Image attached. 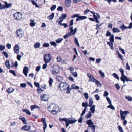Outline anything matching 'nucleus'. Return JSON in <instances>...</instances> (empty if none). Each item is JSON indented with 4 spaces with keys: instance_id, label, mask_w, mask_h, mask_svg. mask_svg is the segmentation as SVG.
<instances>
[{
    "instance_id": "58",
    "label": "nucleus",
    "mask_w": 132,
    "mask_h": 132,
    "mask_svg": "<svg viewBox=\"0 0 132 132\" xmlns=\"http://www.w3.org/2000/svg\"><path fill=\"white\" fill-rule=\"evenodd\" d=\"M50 46V44L48 43H44L43 45V46L45 47H48Z\"/></svg>"
},
{
    "instance_id": "19",
    "label": "nucleus",
    "mask_w": 132,
    "mask_h": 132,
    "mask_svg": "<svg viewBox=\"0 0 132 132\" xmlns=\"http://www.w3.org/2000/svg\"><path fill=\"white\" fill-rule=\"evenodd\" d=\"M66 17L67 15L66 14H62L61 16L59 17L60 21L62 22L63 21V19L65 18Z\"/></svg>"
},
{
    "instance_id": "20",
    "label": "nucleus",
    "mask_w": 132,
    "mask_h": 132,
    "mask_svg": "<svg viewBox=\"0 0 132 132\" xmlns=\"http://www.w3.org/2000/svg\"><path fill=\"white\" fill-rule=\"evenodd\" d=\"M30 108L31 110L32 111L34 109L38 108L39 109H40V107L36 105H31L30 106Z\"/></svg>"
},
{
    "instance_id": "34",
    "label": "nucleus",
    "mask_w": 132,
    "mask_h": 132,
    "mask_svg": "<svg viewBox=\"0 0 132 132\" xmlns=\"http://www.w3.org/2000/svg\"><path fill=\"white\" fill-rule=\"evenodd\" d=\"M109 40L110 42L113 43L114 42V36L112 34L111 36H110Z\"/></svg>"
},
{
    "instance_id": "61",
    "label": "nucleus",
    "mask_w": 132,
    "mask_h": 132,
    "mask_svg": "<svg viewBox=\"0 0 132 132\" xmlns=\"http://www.w3.org/2000/svg\"><path fill=\"white\" fill-rule=\"evenodd\" d=\"M106 98L108 102H109V104H111L112 103L111 100H110V98L108 97H106Z\"/></svg>"
},
{
    "instance_id": "52",
    "label": "nucleus",
    "mask_w": 132,
    "mask_h": 132,
    "mask_svg": "<svg viewBox=\"0 0 132 132\" xmlns=\"http://www.w3.org/2000/svg\"><path fill=\"white\" fill-rule=\"evenodd\" d=\"M5 49V46L1 44L0 45V50L1 51H3Z\"/></svg>"
},
{
    "instance_id": "21",
    "label": "nucleus",
    "mask_w": 132,
    "mask_h": 132,
    "mask_svg": "<svg viewBox=\"0 0 132 132\" xmlns=\"http://www.w3.org/2000/svg\"><path fill=\"white\" fill-rule=\"evenodd\" d=\"M92 116L91 112V111H89L86 114L85 116V118H90Z\"/></svg>"
},
{
    "instance_id": "42",
    "label": "nucleus",
    "mask_w": 132,
    "mask_h": 132,
    "mask_svg": "<svg viewBox=\"0 0 132 132\" xmlns=\"http://www.w3.org/2000/svg\"><path fill=\"white\" fill-rule=\"evenodd\" d=\"M118 128L120 132H124L122 128L120 126H118Z\"/></svg>"
},
{
    "instance_id": "54",
    "label": "nucleus",
    "mask_w": 132,
    "mask_h": 132,
    "mask_svg": "<svg viewBox=\"0 0 132 132\" xmlns=\"http://www.w3.org/2000/svg\"><path fill=\"white\" fill-rule=\"evenodd\" d=\"M126 69L128 70H130V67L128 62H127L126 64Z\"/></svg>"
},
{
    "instance_id": "14",
    "label": "nucleus",
    "mask_w": 132,
    "mask_h": 132,
    "mask_svg": "<svg viewBox=\"0 0 132 132\" xmlns=\"http://www.w3.org/2000/svg\"><path fill=\"white\" fill-rule=\"evenodd\" d=\"M20 50V48L18 44H16L14 47V51L16 54H18Z\"/></svg>"
},
{
    "instance_id": "3",
    "label": "nucleus",
    "mask_w": 132,
    "mask_h": 132,
    "mask_svg": "<svg viewBox=\"0 0 132 132\" xmlns=\"http://www.w3.org/2000/svg\"><path fill=\"white\" fill-rule=\"evenodd\" d=\"M76 17V21H78L80 20H82L87 18V17L84 16H80L79 14H77L71 16V18H74Z\"/></svg>"
},
{
    "instance_id": "9",
    "label": "nucleus",
    "mask_w": 132,
    "mask_h": 132,
    "mask_svg": "<svg viewBox=\"0 0 132 132\" xmlns=\"http://www.w3.org/2000/svg\"><path fill=\"white\" fill-rule=\"evenodd\" d=\"M40 98L41 100L44 101H48L49 99L48 96L47 94H43L41 95Z\"/></svg>"
},
{
    "instance_id": "4",
    "label": "nucleus",
    "mask_w": 132,
    "mask_h": 132,
    "mask_svg": "<svg viewBox=\"0 0 132 132\" xmlns=\"http://www.w3.org/2000/svg\"><path fill=\"white\" fill-rule=\"evenodd\" d=\"M77 121L76 120L73 118H70L68 119H67V122H65L66 127H67L69 126V124L75 123Z\"/></svg>"
},
{
    "instance_id": "31",
    "label": "nucleus",
    "mask_w": 132,
    "mask_h": 132,
    "mask_svg": "<svg viewBox=\"0 0 132 132\" xmlns=\"http://www.w3.org/2000/svg\"><path fill=\"white\" fill-rule=\"evenodd\" d=\"M9 61L8 60H6L5 63V64L6 67L8 68L9 69L10 68V65L9 64Z\"/></svg>"
},
{
    "instance_id": "36",
    "label": "nucleus",
    "mask_w": 132,
    "mask_h": 132,
    "mask_svg": "<svg viewBox=\"0 0 132 132\" xmlns=\"http://www.w3.org/2000/svg\"><path fill=\"white\" fill-rule=\"evenodd\" d=\"M22 111L26 113L28 115H30L31 114L30 112L28 110L26 109H24Z\"/></svg>"
},
{
    "instance_id": "32",
    "label": "nucleus",
    "mask_w": 132,
    "mask_h": 132,
    "mask_svg": "<svg viewBox=\"0 0 132 132\" xmlns=\"http://www.w3.org/2000/svg\"><path fill=\"white\" fill-rule=\"evenodd\" d=\"M113 32L114 33L119 32L120 31L117 28H114L112 30Z\"/></svg>"
},
{
    "instance_id": "55",
    "label": "nucleus",
    "mask_w": 132,
    "mask_h": 132,
    "mask_svg": "<svg viewBox=\"0 0 132 132\" xmlns=\"http://www.w3.org/2000/svg\"><path fill=\"white\" fill-rule=\"evenodd\" d=\"M71 74L75 77H77L78 76L77 73L76 72H72Z\"/></svg>"
},
{
    "instance_id": "16",
    "label": "nucleus",
    "mask_w": 132,
    "mask_h": 132,
    "mask_svg": "<svg viewBox=\"0 0 132 132\" xmlns=\"http://www.w3.org/2000/svg\"><path fill=\"white\" fill-rule=\"evenodd\" d=\"M29 69L28 67H24L23 70V72L26 77L27 76V73L28 72Z\"/></svg>"
},
{
    "instance_id": "64",
    "label": "nucleus",
    "mask_w": 132,
    "mask_h": 132,
    "mask_svg": "<svg viewBox=\"0 0 132 132\" xmlns=\"http://www.w3.org/2000/svg\"><path fill=\"white\" fill-rule=\"evenodd\" d=\"M10 72L13 74L14 76H16V74L14 71L13 70H10Z\"/></svg>"
},
{
    "instance_id": "46",
    "label": "nucleus",
    "mask_w": 132,
    "mask_h": 132,
    "mask_svg": "<svg viewBox=\"0 0 132 132\" xmlns=\"http://www.w3.org/2000/svg\"><path fill=\"white\" fill-rule=\"evenodd\" d=\"M84 97L87 100H88L89 97V96L88 93H84Z\"/></svg>"
},
{
    "instance_id": "44",
    "label": "nucleus",
    "mask_w": 132,
    "mask_h": 132,
    "mask_svg": "<svg viewBox=\"0 0 132 132\" xmlns=\"http://www.w3.org/2000/svg\"><path fill=\"white\" fill-rule=\"evenodd\" d=\"M94 82L95 83L96 85H97L98 86H102L101 84H100V81H98L96 79L95 81Z\"/></svg>"
},
{
    "instance_id": "63",
    "label": "nucleus",
    "mask_w": 132,
    "mask_h": 132,
    "mask_svg": "<svg viewBox=\"0 0 132 132\" xmlns=\"http://www.w3.org/2000/svg\"><path fill=\"white\" fill-rule=\"evenodd\" d=\"M37 90L38 93H40L43 91V90L41 88H39L37 89Z\"/></svg>"
},
{
    "instance_id": "15",
    "label": "nucleus",
    "mask_w": 132,
    "mask_h": 132,
    "mask_svg": "<svg viewBox=\"0 0 132 132\" xmlns=\"http://www.w3.org/2000/svg\"><path fill=\"white\" fill-rule=\"evenodd\" d=\"M42 122L43 125L44 126L43 128V129L44 131V132H45V129L47 127V125L45 121V118H43L42 119Z\"/></svg>"
},
{
    "instance_id": "13",
    "label": "nucleus",
    "mask_w": 132,
    "mask_h": 132,
    "mask_svg": "<svg viewBox=\"0 0 132 132\" xmlns=\"http://www.w3.org/2000/svg\"><path fill=\"white\" fill-rule=\"evenodd\" d=\"M87 75L89 78V81H90L92 82H94L96 80V79L94 78L93 76L90 73L87 74Z\"/></svg>"
},
{
    "instance_id": "26",
    "label": "nucleus",
    "mask_w": 132,
    "mask_h": 132,
    "mask_svg": "<svg viewBox=\"0 0 132 132\" xmlns=\"http://www.w3.org/2000/svg\"><path fill=\"white\" fill-rule=\"evenodd\" d=\"M86 123L89 126H90L91 125H93L94 123L92 121V119H89L86 122Z\"/></svg>"
},
{
    "instance_id": "30",
    "label": "nucleus",
    "mask_w": 132,
    "mask_h": 132,
    "mask_svg": "<svg viewBox=\"0 0 132 132\" xmlns=\"http://www.w3.org/2000/svg\"><path fill=\"white\" fill-rule=\"evenodd\" d=\"M113 42H109L107 43V44L110 47L111 49L113 50Z\"/></svg>"
},
{
    "instance_id": "35",
    "label": "nucleus",
    "mask_w": 132,
    "mask_h": 132,
    "mask_svg": "<svg viewBox=\"0 0 132 132\" xmlns=\"http://www.w3.org/2000/svg\"><path fill=\"white\" fill-rule=\"evenodd\" d=\"M71 35V32H68V33L67 34L65 35H64L63 37L64 39H66L68 38V37H70Z\"/></svg>"
},
{
    "instance_id": "18",
    "label": "nucleus",
    "mask_w": 132,
    "mask_h": 132,
    "mask_svg": "<svg viewBox=\"0 0 132 132\" xmlns=\"http://www.w3.org/2000/svg\"><path fill=\"white\" fill-rule=\"evenodd\" d=\"M30 128L31 127L30 126L28 127L27 125H25L22 127L21 128V129L25 131H29L30 129Z\"/></svg>"
},
{
    "instance_id": "38",
    "label": "nucleus",
    "mask_w": 132,
    "mask_h": 132,
    "mask_svg": "<svg viewBox=\"0 0 132 132\" xmlns=\"http://www.w3.org/2000/svg\"><path fill=\"white\" fill-rule=\"evenodd\" d=\"M61 62V63L63 64H67V63L64 60H62V59L61 58H58V62Z\"/></svg>"
},
{
    "instance_id": "1",
    "label": "nucleus",
    "mask_w": 132,
    "mask_h": 132,
    "mask_svg": "<svg viewBox=\"0 0 132 132\" xmlns=\"http://www.w3.org/2000/svg\"><path fill=\"white\" fill-rule=\"evenodd\" d=\"M119 71L121 73V76L120 77V80L123 82L124 84H125V81L127 82L129 81H132V80L129 79V78H127L126 76L124 74V71L122 68H120Z\"/></svg>"
},
{
    "instance_id": "49",
    "label": "nucleus",
    "mask_w": 132,
    "mask_h": 132,
    "mask_svg": "<svg viewBox=\"0 0 132 132\" xmlns=\"http://www.w3.org/2000/svg\"><path fill=\"white\" fill-rule=\"evenodd\" d=\"M120 28L122 30H124L125 29H127V27L125 26L123 24L120 27Z\"/></svg>"
},
{
    "instance_id": "62",
    "label": "nucleus",
    "mask_w": 132,
    "mask_h": 132,
    "mask_svg": "<svg viewBox=\"0 0 132 132\" xmlns=\"http://www.w3.org/2000/svg\"><path fill=\"white\" fill-rule=\"evenodd\" d=\"M41 68V67L40 66H37L35 69L36 71L37 72H38L40 70Z\"/></svg>"
},
{
    "instance_id": "45",
    "label": "nucleus",
    "mask_w": 132,
    "mask_h": 132,
    "mask_svg": "<svg viewBox=\"0 0 132 132\" xmlns=\"http://www.w3.org/2000/svg\"><path fill=\"white\" fill-rule=\"evenodd\" d=\"M0 9L3 10L5 8V5H2L0 2Z\"/></svg>"
},
{
    "instance_id": "51",
    "label": "nucleus",
    "mask_w": 132,
    "mask_h": 132,
    "mask_svg": "<svg viewBox=\"0 0 132 132\" xmlns=\"http://www.w3.org/2000/svg\"><path fill=\"white\" fill-rule=\"evenodd\" d=\"M2 54L5 56L7 58L8 57V55L7 53L6 52H3Z\"/></svg>"
},
{
    "instance_id": "53",
    "label": "nucleus",
    "mask_w": 132,
    "mask_h": 132,
    "mask_svg": "<svg viewBox=\"0 0 132 132\" xmlns=\"http://www.w3.org/2000/svg\"><path fill=\"white\" fill-rule=\"evenodd\" d=\"M119 50L121 51V52L123 54H125V50H124V49H122L119 46Z\"/></svg>"
},
{
    "instance_id": "59",
    "label": "nucleus",
    "mask_w": 132,
    "mask_h": 132,
    "mask_svg": "<svg viewBox=\"0 0 132 132\" xmlns=\"http://www.w3.org/2000/svg\"><path fill=\"white\" fill-rule=\"evenodd\" d=\"M95 98L96 100H100V97L99 96L98 94L95 95Z\"/></svg>"
},
{
    "instance_id": "29",
    "label": "nucleus",
    "mask_w": 132,
    "mask_h": 132,
    "mask_svg": "<svg viewBox=\"0 0 132 132\" xmlns=\"http://www.w3.org/2000/svg\"><path fill=\"white\" fill-rule=\"evenodd\" d=\"M54 16V13H52V14H51L50 15L48 16L47 18L50 20H52Z\"/></svg>"
},
{
    "instance_id": "50",
    "label": "nucleus",
    "mask_w": 132,
    "mask_h": 132,
    "mask_svg": "<svg viewBox=\"0 0 132 132\" xmlns=\"http://www.w3.org/2000/svg\"><path fill=\"white\" fill-rule=\"evenodd\" d=\"M53 82V80L52 79L50 78L49 81V85L51 86L52 85V83Z\"/></svg>"
},
{
    "instance_id": "33",
    "label": "nucleus",
    "mask_w": 132,
    "mask_h": 132,
    "mask_svg": "<svg viewBox=\"0 0 132 132\" xmlns=\"http://www.w3.org/2000/svg\"><path fill=\"white\" fill-rule=\"evenodd\" d=\"M40 45V43L39 42L36 43L34 44V48H38Z\"/></svg>"
},
{
    "instance_id": "2",
    "label": "nucleus",
    "mask_w": 132,
    "mask_h": 132,
    "mask_svg": "<svg viewBox=\"0 0 132 132\" xmlns=\"http://www.w3.org/2000/svg\"><path fill=\"white\" fill-rule=\"evenodd\" d=\"M60 90L62 91H64L67 90V89L69 88V85H68L66 83L64 82H61L59 85Z\"/></svg>"
},
{
    "instance_id": "23",
    "label": "nucleus",
    "mask_w": 132,
    "mask_h": 132,
    "mask_svg": "<svg viewBox=\"0 0 132 132\" xmlns=\"http://www.w3.org/2000/svg\"><path fill=\"white\" fill-rule=\"evenodd\" d=\"M19 119L22 120L23 122L25 124H27V121L26 119L24 117H19Z\"/></svg>"
},
{
    "instance_id": "25",
    "label": "nucleus",
    "mask_w": 132,
    "mask_h": 132,
    "mask_svg": "<svg viewBox=\"0 0 132 132\" xmlns=\"http://www.w3.org/2000/svg\"><path fill=\"white\" fill-rule=\"evenodd\" d=\"M14 90V89L11 87L9 88L7 90V91L9 93H11L13 92Z\"/></svg>"
},
{
    "instance_id": "7",
    "label": "nucleus",
    "mask_w": 132,
    "mask_h": 132,
    "mask_svg": "<svg viewBox=\"0 0 132 132\" xmlns=\"http://www.w3.org/2000/svg\"><path fill=\"white\" fill-rule=\"evenodd\" d=\"M14 17L16 20H19L22 18V14L21 13L18 12L13 14Z\"/></svg>"
},
{
    "instance_id": "47",
    "label": "nucleus",
    "mask_w": 132,
    "mask_h": 132,
    "mask_svg": "<svg viewBox=\"0 0 132 132\" xmlns=\"http://www.w3.org/2000/svg\"><path fill=\"white\" fill-rule=\"evenodd\" d=\"M53 46L55 47H56L57 46V45L55 42H51L50 43Z\"/></svg>"
},
{
    "instance_id": "12",
    "label": "nucleus",
    "mask_w": 132,
    "mask_h": 132,
    "mask_svg": "<svg viewBox=\"0 0 132 132\" xmlns=\"http://www.w3.org/2000/svg\"><path fill=\"white\" fill-rule=\"evenodd\" d=\"M97 15H95V14H93V17L94 20H95V22L97 23H98L99 22V21L98 20V19H99L100 18V14L97 13H96Z\"/></svg>"
},
{
    "instance_id": "39",
    "label": "nucleus",
    "mask_w": 132,
    "mask_h": 132,
    "mask_svg": "<svg viewBox=\"0 0 132 132\" xmlns=\"http://www.w3.org/2000/svg\"><path fill=\"white\" fill-rule=\"evenodd\" d=\"M125 98L128 100L129 101H132V97L129 96H125Z\"/></svg>"
},
{
    "instance_id": "8",
    "label": "nucleus",
    "mask_w": 132,
    "mask_h": 132,
    "mask_svg": "<svg viewBox=\"0 0 132 132\" xmlns=\"http://www.w3.org/2000/svg\"><path fill=\"white\" fill-rule=\"evenodd\" d=\"M56 108V105L54 104H51L47 108V109L51 113V112L53 110H55Z\"/></svg>"
},
{
    "instance_id": "57",
    "label": "nucleus",
    "mask_w": 132,
    "mask_h": 132,
    "mask_svg": "<svg viewBox=\"0 0 132 132\" xmlns=\"http://www.w3.org/2000/svg\"><path fill=\"white\" fill-rule=\"evenodd\" d=\"M109 93L107 91H105L104 92L103 96L104 97H107L109 95Z\"/></svg>"
},
{
    "instance_id": "41",
    "label": "nucleus",
    "mask_w": 132,
    "mask_h": 132,
    "mask_svg": "<svg viewBox=\"0 0 132 132\" xmlns=\"http://www.w3.org/2000/svg\"><path fill=\"white\" fill-rule=\"evenodd\" d=\"M59 120L61 121H64L65 122H67V118H61V117H60L59 118Z\"/></svg>"
},
{
    "instance_id": "43",
    "label": "nucleus",
    "mask_w": 132,
    "mask_h": 132,
    "mask_svg": "<svg viewBox=\"0 0 132 132\" xmlns=\"http://www.w3.org/2000/svg\"><path fill=\"white\" fill-rule=\"evenodd\" d=\"M108 108H110L113 110H114L115 109L114 107L112 104V103L111 104L108 106L107 107Z\"/></svg>"
},
{
    "instance_id": "17",
    "label": "nucleus",
    "mask_w": 132,
    "mask_h": 132,
    "mask_svg": "<svg viewBox=\"0 0 132 132\" xmlns=\"http://www.w3.org/2000/svg\"><path fill=\"white\" fill-rule=\"evenodd\" d=\"M71 0H65V5L67 7H69L71 5Z\"/></svg>"
},
{
    "instance_id": "37",
    "label": "nucleus",
    "mask_w": 132,
    "mask_h": 132,
    "mask_svg": "<svg viewBox=\"0 0 132 132\" xmlns=\"http://www.w3.org/2000/svg\"><path fill=\"white\" fill-rule=\"evenodd\" d=\"M112 75L115 78H116L118 80H119V76L116 73H114L112 74Z\"/></svg>"
},
{
    "instance_id": "6",
    "label": "nucleus",
    "mask_w": 132,
    "mask_h": 132,
    "mask_svg": "<svg viewBox=\"0 0 132 132\" xmlns=\"http://www.w3.org/2000/svg\"><path fill=\"white\" fill-rule=\"evenodd\" d=\"M121 120L125 119L126 116L127 115V114L129 113V112L128 111H122L121 110L120 111Z\"/></svg>"
},
{
    "instance_id": "22",
    "label": "nucleus",
    "mask_w": 132,
    "mask_h": 132,
    "mask_svg": "<svg viewBox=\"0 0 132 132\" xmlns=\"http://www.w3.org/2000/svg\"><path fill=\"white\" fill-rule=\"evenodd\" d=\"M4 3L5 5V8H10L11 6L12 5L11 3L8 4L6 2H5Z\"/></svg>"
},
{
    "instance_id": "10",
    "label": "nucleus",
    "mask_w": 132,
    "mask_h": 132,
    "mask_svg": "<svg viewBox=\"0 0 132 132\" xmlns=\"http://www.w3.org/2000/svg\"><path fill=\"white\" fill-rule=\"evenodd\" d=\"M16 33L17 34V37H21L24 35V32L22 30L20 29H19L16 31Z\"/></svg>"
},
{
    "instance_id": "48",
    "label": "nucleus",
    "mask_w": 132,
    "mask_h": 132,
    "mask_svg": "<svg viewBox=\"0 0 132 132\" xmlns=\"http://www.w3.org/2000/svg\"><path fill=\"white\" fill-rule=\"evenodd\" d=\"M112 35L111 34L110 32L109 31L107 30L106 31V36L107 37L109 36H111Z\"/></svg>"
},
{
    "instance_id": "11",
    "label": "nucleus",
    "mask_w": 132,
    "mask_h": 132,
    "mask_svg": "<svg viewBox=\"0 0 132 132\" xmlns=\"http://www.w3.org/2000/svg\"><path fill=\"white\" fill-rule=\"evenodd\" d=\"M82 106L85 107V108L81 114V116H82L85 113L88 105L84 102L82 103Z\"/></svg>"
},
{
    "instance_id": "60",
    "label": "nucleus",
    "mask_w": 132,
    "mask_h": 132,
    "mask_svg": "<svg viewBox=\"0 0 132 132\" xmlns=\"http://www.w3.org/2000/svg\"><path fill=\"white\" fill-rule=\"evenodd\" d=\"M27 84L26 83H21L20 84V86L22 88H24L26 87Z\"/></svg>"
},
{
    "instance_id": "24",
    "label": "nucleus",
    "mask_w": 132,
    "mask_h": 132,
    "mask_svg": "<svg viewBox=\"0 0 132 132\" xmlns=\"http://www.w3.org/2000/svg\"><path fill=\"white\" fill-rule=\"evenodd\" d=\"M93 103V99L92 97H90L89 100V103L88 106L89 107H91L92 106Z\"/></svg>"
},
{
    "instance_id": "5",
    "label": "nucleus",
    "mask_w": 132,
    "mask_h": 132,
    "mask_svg": "<svg viewBox=\"0 0 132 132\" xmlns=\"http://www.w3.org/2000/svg\"><path fill=\"white\" fill-rule=\"evenodd\" d=\"M52 59V57L50 54H45L44 56V60L45 63L49 62Z\"/></svg>"
},
{
    "instance_id": "56",
    "label": "nucleus",
    "mask_w": 132,
    "mask_h": 132,
    "mask_svg": "<svg viewBox=\"0 0 132 132\" xmlns=\"http://www.w3.org/2000/svg\"><path fill=\"white\" fill-rule=\"evenodd\" d=\"M96 126L95 125H93L91 127V129L93 132H94L95 130V128Z\"/></svg>"
},
{
    "instance_id": "40",
    "label": "nucleus",
    "mask_w": 132,
    "mask_h": 132,
    "mask_svg": "<svg viewBox=\"0 0 132 132\" xmlns=\"http://www.w3.org/2000/svg\"><path fill=\"white\" fill-rule=\"evenodd\" d=\"M99 72L101 77L103 78H104L105 77V75L104 72L101 70H99Z\"/></svg>"
},
{
    "instance_id": "27",
    "label": "nucleus",
    "mask_w": 132,
    "mask_h": 132,
    "mask_svg": "<svg viewBox=\"0 0 132 132\" xmlns=\"http://www.w3.org/2000/svg\"><path fill=\"white\" fill-rule=\"evenodd\" d=\"M95 106L94 105H93L91 107L90 110L91 111V113H94L95 110Z\"/></svg>"
},
{
    "instance_id": "28",
    "label": "nucleus",
    "mask_w": 132,
    "mask_h": 132,
    "mask_svg": "<svg viewBox=\"0 0 132 132\" xmlns=\"http://www.w3.org/2000/svg\"><path fill=\"white\" fill-rule=\"evenodd\" d=\"M30 21L31 22L30 23V24L31 27H33L35 26V23L34 22L35 21L34 20H32L30 19Z\"/></svg>"
}]
</instances>
